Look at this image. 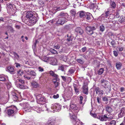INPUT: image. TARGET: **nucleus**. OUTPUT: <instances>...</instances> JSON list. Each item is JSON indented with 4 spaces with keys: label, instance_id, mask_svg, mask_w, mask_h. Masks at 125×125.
<instances>
[{
    "label": "nucleus",
    "instance_id": "nucleus-1",
    "mask_svg": "<svg viewBox=\"0 0 125 125\" xmlns=\"http://www.w3.org/2000/svg\"><path fill=\"white\" fill-rule=\"evenodd\" d=\"M17 110V107L14 105H12L8 108L6 110V113L8 116H13Z\"/></svg>",
    "mask_w": 125,
    "mask_h": 125
},
{
    "label": "nucleus",
    "instance_id": "nucleus-2",
    "mask_svg": "<svg viewBox=\"0 0 125 125\" xmlns=\"http://www.w3.org/2000/svg\"><path fill=\"white\" fill-rule=\"evenodd\" d=\"M101 117H99V118L100 119L101 121H106L107 120L109 121L110 119H112L114 118V116L111 114H105L103 115H102Z\"/></svg>",
    "mask_w": 125,
    "mask_h": 125
},
{
    "label": "nucleus",
    "instance_id": "nucleus-3",
    "mask_svg": "<svg viewBox=\"0 0 125 125\" xmlns=\"http://www.w3.org/2000/svg\"><path fill=\"white\" fill-rule=\"evenodd\" d=\"M96 28L94 26H87L86 28V33L89 35L93 34V31L96 30Z\"/></svg>",
    "mask_w": 125,
    "mask_h": 125
},
{
    "label": "nucleus",
    "instance_id": "nucleus-4",
    "mask_svg": "<svg viewBox=\"0 0 125 125\" xmlns=\"http://www.w3.org/2000/svg\"><path fill=\"white\" fill-rule=\"evenodd\" d=\"M37 101L38 103L39 104H42L44 102H45L46 98L44 96H42L41 94H39L37 96Z\"/></svg>",
    "mask_w": 125,
    "mask_h": 125
},
{
    "label": "nucleus",
    "instance_id": "nucleus-5",
    "mask_svg": "<svg viewBox=\"0 0 125 125\" xmlns=\"http://www.w3.org/2000/svg\"><path fill=\"white\" fill-rule=\"evenodd\" d=\"M66 18L61 17L59 18V19L57 21L55 24L58 25H62L66 21Z\"/></svg>",
    "mask_w": 125,
    "mask_h": 125
},
{
    "label": "nucleus",
    "instance_id": "nucleus-6",
    "mask_svg": "<svg viewBox=\"0 0 125 125\" xmlns=\"http://www.w3.org/2000/svg\"><path fill=\"white\" fill-rule=\"evenodd\" d=\"M94 91L96 92V94L100 97H101V96L103 95L104 94L103 91L99 87H95L94 88Z\"/></svg>",
    "mask_w": 125,
    "mask_h": 125
},
{
    "label": "nucleus",
    "instance_id": "nucleus-7",
    "mask_svg": "<svg viewBox=\"0 0 125 125\" xmlns=\"http://www.w3.org/2000/svg\"><path fill=\"white\" fill-rule=\"evenodd\" d=\"M85 17L88 22L91 21L93 20V17L92 14L90 13L87 12L85 14Z\"/></svg>",
    "mask_w": 125,
    "mask_h": 125
},
{
    "label": "nucleus",
    "instance_id": "nucleus-8",
    "mask_svg": "<svg viewBox=\"0 0 125 125\" xmlns=\"http://www.w3.org/2000/svg\"><path fill=\"white\" fill-rule=\"evenodd\" d=\"M33 12H34V11H28L26 14L25 17L28 19L29 20L34 15V13Z\"/></svg>",
    "mask_w": 125,
    "mask_h": 125
},
{
    "label": "nucleus",
    "instance_id": "nucleus-9",
    "mask_svg": "<svg viewBox=\"0 0 125 125\" xmlns=\"http://www.w3.org/2000/svg\"><path fill=\"white\" fill-rule=\"evenodd\" d=\"M37 21V17L34 16V15L29 20V21L32 25L35 24Z\"/></svg>",
    "mask_w": 125,
    "mask_h": 125
},
{
    "label": "nucleus",
    "instance_id": "nucleus-10",
    "mask_svg": "<svg viewBox=\"0 0 125 125\" xmlns=\"http://www.w3.org/2000/svg\"><path fill=\"white\" fill-rule=\"evenodd\" d=\"M101 83L102 85L104 87L110 84V83L109 82L104 79H103L102 80H101Z\"/></svg>",
    "mask_w": 125,
    "mask_h": 125
},
{
    "label": "nucleus",
    "instance_id": "nucleus-11",
    "mask_svg": "<svg viewBox=\"0 0 125 125\" xmlns=\"http://www.w3.org/2000/svg\"><path fill=\"white\" fill-rule=\"evenodd\" d=\"M49 59L50 64L53 65H55L57 64V62L55 58L54 57L50 58Z\"/></svg>",
    "mask_w": 125,
    "mask_h": 125
},
{
    "label": "nucleus",
    "instance_id": "nucleus-12",
    "mask_svg": "<svg viewBox=\"0 0 125 125\" xmlns=\"http://www.w3.org/2000/svg\"><path fill=\"white\" fill-rule=\"evenodd\" d=\"M83 89V92L86 95L88 94V87L86 85H83L82 87Z\"/></svg>",
    "mask_w": 125,
    "mask_h": 125
},
{
    "label": "nucleus",
    "instance_id": "nucleus-13",
    "mask_svg": "<svg viewBox=\"0 0 125 125\" xmlns=\"http://www.w3.org/2000/svg\"><path fill=\"white\" fill-rule=\"evenodd\" d=\"M71 108L74 110H76V112H78L79 109L78 107L76 106V104H72L70 105Z\"/></svg>",
    "mask_w": 125,
    "mask_h": 125
},
{
    "label": "nucleus",
    "instance_id": "nucleus-14",
    "mask_svg": "<svg viewBox=\"0 0 125 125\" xmlns=\"http://www.w3.org/2000/svg\"><path fill=\"white\" fill-rule=\"evenodd\" d=\"M125 109L124 107L122 108H121L120 110V112L118 114V116L119 117H122L125 115Z\"/></svg>",
    "mask_w": 125,
    "mask_h": 125
},
{
    "label": "nucleus",
    "instance_id": "nucleus-15",
    "mask_svg": "<svg viewBox=\"0 0 125 125\" xmlns=\"http://www.w3.org/2000/svg\"><path fill=\"white\" fill-rule=\"evenodd\" d=\"M118 21L121 23L123 24H125V16H120L118 20Z\"/></svg>",
    "mask_w": 125,
    "mask_h": 125
},
{
    "label": "nucleus",
    "instance_id": "nucleus-16",
    "mask_svg": "<svg viewBox=\"0 0 125 125\" xmlns=\"http://www.w3.org/2000/svg\"><path fill=\"white\" fill-rule=\"evenodd\" d=\"M55 123V122L54 119L50 118L49 119L46 125H54Z\"/></svg>",
    "mask_w": 125,
    "mask_h": 125
},
{
    "label": "nucleus",
    "instance_id": "nucleus-17",
    "mask_svg": "<svg viewBox=\"0 0 125 125\" xmlns=\"http://www.w3.org/2000/svg\"><path fill=\"white\" fill-rule=\"evenodd\" d=\"M75 31L77 33L81 35L83 33V30L80 27H77L75 29Z\"/></svg>",
    "mask_w": 125,
    "mask_h": 125
},
{
    "label": "nucleus",
    "instance_id": "nucleus-18",
    "mask_svg": "<svg viewBox=\"0 0 125 125\" xmlns=\"http://www.w3.org/2000/svg\"><path fill=\"white\" fill-rule=\"evenodd\" d=\"M105 89L104 90L105 92L106 93H109L111 90V86L110 84H109V85L106 86L104 87Z\"/></svg>",
    "mask_w": 125,
    "mask_h": 125
},
{
    "label": "nucleus",
    "instance_id": "nucleus-19",
    "mask_svg": "<svg viewBox=\"0 0 125 125\" xmlns=\"http://www.w3.org/2000/svg\"><path fill=\"white\" fill-rule=\"evenodd\" d=\"M107 112H108L109 113H111L113 110L111 106L108 105L105 108Z\"/></svg>",
    "mask_w": 125,
    "mask_h": 125
},
{
    "label": "nucleus",
    "instance_id": "nucleus-20",
    "mask_svg": "<svg viewBox=\"0 0 125 125\" xmlns=\"http://www.w3.org/2000/svg\"><path fill=\"white\" fill-rule=\"evenodd\" d=\"M116 67L118 70H120L121 69L122 66V64L120 62H117L116 63Z\"/></svg>",
    "mask_w": 125,
    "mask_h": 125
},
{
    "label": "nucleus",
    "instance_id": "nucleus-21",
    "mask_svg": "<svg viewBox=\"0 0 125 125\" xmlns=\"http://www.w3.org/2000/svg\"><path fill=\"white\" fill-rule=\"evenodd\" d=\"M110 4V8L113 9H114L115 8L116 5L114 1H111Z\"/></svg>",
    "mask_w": 125,
    "mask_h": 125
},
{
    "label": "nucleus",
    "instance_id": "nucleus-22",
    "mask_svg": "<svg viewBox=\"0 0 125 125\" xmlns=\"http://www.w3.org/2000/svg\"><path fill=\"white\" fill-rule=\"evenodd\" d=\"M50 58L47 57L46 56H44L42 57L41 59L43 61L47 62L49 61Z\"/></svg>",
    "mask_w": 125,
    "mask_h": 125
},
{
    "label": "nucleus",
    "instance_id": "nucleus-23",
    "mask_svg": "<svg viewBox=\"0 0 125 125\" xmlns=\"http://www.w3.org/2000/svg\"><path fill=\"white\" fill-rule=\"evenodd\" d=\"M90 115L93 117L95 118H97L100 120V119L99 118V117H101L102 115H97L95 114H93L92 113H91V112H90Z\"/></svg>",
    "mask_w": 125,
    "mask_h": 125
},
{
    "label": "nucleus",
    "instance_id": "nucleus-24",
    "mask_svg": "<svg viewBox=\"0 0 125 125\" xmlns=\"http://www.w3.org/2000/svg\"><path fill=\"white\" fill-rule=\"evenodd\" d=\"M32 108L33 110L37 111L38 113H39L41 111V109L40 108L37 107H32Z\"/></svg>",
    "mask_w": 125,
    "mask_h": 125
},
{
    "label": "nucleus",
    "instance_id": "nucleus-25",
    "mask_svg": "<svg viewBox=\"0 0 125 125\" xmlns=\"http://www.w3.org/2000/svg\"><path fill=\"white\" fill-rule=\"evenodd\" d=\"M49 73L52 76L54 77V78L58 77V75L57 74L55 73L52 71H50Z\"/></svg>",
    "mask_w": 125,
    "mask_h": 125
},
{
    "label": "nucleus",
    "instance_id": "nucleus-26",
    "mask_svg": "<svg viewBox=\"0 0 125 125\" xmlns=\"http://www.w3.org/2000/svg\"><path fill=\"white\" fill-rule=\"evenodd\" d=\"M12 98L14 100H17L18 98V95L16 93H13L12 94Z\"/></svg>",
    "mask_w": 125,
    "mask_h": 125
},
{
    "label": "nucleus",
    "instance_id": "nucleus-27",
    "mask_svg": "<svg viewBox=\"0 0 125 125\" xmlns=\"http://www.w3.org/2000/svg\"><path fill=\"white\" fill-rule=\"evenodd\" d=\"M8 69L10 73L12 74L14 73V70L13 67L10 66L8 67Z\"/></svg>",
    "mask_w": 125,
    "mask_h": 125
},
{
    "label": "nucleus",
    "instance_id": "nucleus-28",
    "mask_svg": "<svg viewBox=\"0 0 125 125\" xmlns=\"http://www.w3.org/2000/svg\"><path fill=\"white\" fill-rule=\"evenodd\" d=\"M68 15L67 13H65L61 12L59 15V16L62 17L66 18V17Z\"/></svg>",
    "mask_w": 125,
    "mask_h": 125
},
{
    "label": "nucleus",
    "instance_id": "nucleus-29",
    "mask_svg": "<svg viewBox=\"0 0 125 125\" xmlns=\"http://www.w3.org/2000/svg\"><path fill=\"white\" fill-rule=\"evenodd\" d=\"M109 8L107 9V11H105V15H104V17L107 18L108 16L110 14V12L109 11L110 10Z\"/></svg>",
    "mask_w": 125,
    "mask_h": 125
},
{
    "label": "nucleus",
    "instance_id": "nucleus-30",
    "mask_svg": "<svg viewBox=\"0 0 125 125\" xmlns=\"http://www.w3.org/2000/svg\"><path fill=\"white\" fill-rule=\"evenodd\" d=\"M31 110H32V107H26L24 109V112H25V113L31 111Z\"/></svg>",
    "mask_w": 125,
    "mask_h": 125
},
{
    "label": "nucleus",
    "instance_id": "nucleus-31",
    "mask_svg": "<svg viewBox=\"0 0 125 125\" xmlns=\"http://www.w3.org/2000/svg\"><path fill=\"white\" fill-rule=\"evenodd\" d=\"M52 53L54 54H57L58 53L54 49L51 48L49 50Z\"/></svg>",
    "mask_w": 125,
    "mask_h": 125
},
{
    "label": "nucleus",
    "instance_id": "nucleus-32",
    "mask_svg": "<svg viewBox=\"0 0 125 125\" xmlns=\"http://www.w3.org/2000/svg\"><path fill=\"white\" fill-rule=\"evenodd\" d=\"M69 115L71 116L70 118L71 119H73V120L75 121H76L77 119L76 117L74 114L72 115V114L70 113Z\"/></svg>",
    "mask_w": 125,
    "mask_h": 125
},
{
    "label": "nucleus",
    "instance_id": "nucleus-33",
    "mask_svg": "<svg viewBox=\"0 0 125 125\" xmlns=\"http://www.w3.org/2000/svg\"><path fill=\"white\" fill-rule=\"evenodd\" d=\"M104 70L103 68H101L98 71V73L99 75H101L103 73Z\"/></svg>",
    "mask_w": 125,
    "mask_h": 125
},
{
    "label": "nucleus",
    "instance_id": "nucleus-34",
    "mask_svg": "<svg viewBox=\"0 0 125 125\" xmlns=\"http://www.w3.org/2000/svg\"><path fill=\"white\" fill-rule=\"evenodd\" d=\"M79 13L80 17L81 18H82L85 16L86 13L84 11H82L79 12Z\"/></svg>",
    "mask_w": 125,
    "mask_h": 125
},
{
    "label": "nucleus",
    "instance_id": "nucleus-35",
    "mask_svg": "<svg viewBox=\"0 0 125 125\" xmlns=\"http://www.w3.org/2000/svg\"><path fill=\"white\" fill-rule=\"evenodd\" d=\"M13 54L14 55L16 59L17 60L19 59L20 58L19 56L17 53L15 52H13Z\"/></svg>",
    "mask_w": 125,
    "mask_h": 125
},
{
    "label": "nucleus",
    "instance_id": "nucleus-36",
    "mask_svg": "<svg viewBox=\"0 0 125 125\" xmlns=\"http://www.w3.org/2000/svg\"><path fill=\"white\" fill-rule=\"evenodd\" d=\"M59 107V105H53L51 107V108L52 109H54L55 110H58L60 108V107Z\"/></svg>",
    "mask_w": 125,
    "mask_h": 125
},
{
    "label": "nucleus",
    "instance_id": "nucleus-37",
    "mask_svg": "<svg viewBox=\"0 0 125 125\" xmlns=\"http://www.w3.org/2000/svg\"><path fill=\"white\" fill-rule=\"evenodd\" d=\"M31 85L34 88H36L38 86V83L36 82H33L31 83Z\"/></svg>",
    "mask_w": 125,
    "mask_h": 125
},
{
    "label": "nucleus",
    "instance_id": "nucleus-38",
    "mask_svg": "<svg viewBox=\"0 0 125 125\" xmlns=\"http://www.w3.org/2000/svg\"><path fill=\"white\" fill-rule=\"evenodd\" d=\"M29 75H30L31 76H35L36 75V73L34 71H31Z\"/></svg>",
    "mask_w": 125,
    "mask_h": 125
},
{
    "label": "nucleus",
    "instance_id": "nucleus-39",
    "mask_svg": "<svg viewBox=\"0 0 125 125\" xmlns=\"http://www.w3.org/2000/svg\"><path fill=\"white\" fill-rule=\"evenodd\" d=\"M60 79L58 77H57L56 78H54L52 79L53 82V83L57 82H59Z\"/></svg>",
    "mask_w": 125,
    "mask_h": 125
},
{
    "label": "nucleus",
    "instance_id": "nucleus-40",
    "mask_svg": "<svg viewBox=\"0 0 125 125\" xmlns=\"http://www.w3.org/2000/svg\"><path fill=\"white\" fill-rule=\"evenodd\" d=\"M76 11L74 10H73L70 11V13L72 16H74L76 14Z\"/></svg>",
    "mask_w": 125,
    "mask_h": 125
},
{
    "label": "nucleus",
    "instance_id": "nucleus-41",
    "mask_svg": "<svg viewBox=\"0 0 125 125\" xmlns=\"http://www.w3.org/2000/svg\"><path fill=\"white\" fill-rule=\"evenodd\" d=\"M79 63L83 64L84 63V61L80 59H78L76 60Z\"/></svg>",
    "mask_w": 125,
    "mask_h": 125
},
{
    "label": "nucleus",
    "instance_id": "nucleus-42",
    "mask_svg": "<svg viewBox=\"0 0 125 125\" xmlns=\"http://www.w3.org/2000/svg\"><path fill=\"white\" fill-rule=\"evenodd\" d=\"M105 30V28L104 25L102 24L100 27V30L102 32H103Z\"/></svg>",
    "mask_w": 125,
    "mask_h": 125
},
{
    "label": "nucleus",
    "instance_id": "nucleus-43",
    "mask_svg": "<svg viewBox=\"0 0 125 125\" xmlns=\"http://www.w3.org/2000/svg\"><path fill=\"white\" fill-rule=\"evenodd\" d=\"M24 84H21L20 83L18 84L17 86L18 87L21 89H24V86L23 85Z\"/></svg>",
    "mask_w": 125,
    "mask_h": 125
},
{
    "label": "nucleus",
    "instance_id": "nucleus-44",
    "mask_svg": "<svg viewBox=\"0 0 125 125\" xmlns=\"http://www.w3.org/2000/svg\"><path fill=\"white\" fill-rule=\"evenodd\" d=\"M23 72L22 71H21V70L20 69L17 72V74L19 76H21L23 74Z\"/></svg>",
    "mask_w": 125,
    "mask_h": 125
},
{
    "label": "nucleus",
    "instance_id": "nucleus-45",
    "mask_svg": "<svg viewBox=\"0 0 125 125\" xmlns=\"http://www.w3.org/2000/svg\"><path fill=\"white\" fill-rule=\"evenodd\" d=\"M38 3L40 5L41 7H42L44 6V2H43L41 0H39Z\"/></svg>",
    "mask_w": 125,
    "mask_h": 125
},
{
    "label": "nucleus",
    "instance_id": "nucleus-46",
    "mask_svg": "<svg viewBox=\"0 0 125 125\" xmlns=\"http://www.w3.org/2000/svg\"><path fill=\"white\" fill-rule=\"evenodd\" d=\"M96 4L94 3L91 4L90 6L91 9H94L95 8Z\"/></svg>",
    "mask_w": 125,
    "mask_h": 125
},
{
    "label": "nucleus",
    "instance_id": "nucleus-47",
    "mask_svg": "<svg viewBox=\"0 0 125 125\" xmlns=\"http://www.w3.org/2000/svg\"><path fill=\"white\" fill-rule=\"evenodd\" d=\"M116 121L115 120H113L111 121L109 123L110 125H116Z\"/></svg>",
    "mask_w": 125,
    "mask_h": 125
},
{
    "label": "nucleus",
    "instance_id": "nucleus-48",
    "mask_svg": "<svg viewBox=\"0 0 125 125\" xmlns=\"http://www.w3.org/2000/svg\"><path fill=\"white\" fill-rule=\"evenodd\" d=\"M68 72L70 74H72L74 73V71L73 68H71L69 70Z\"/></svg>",
    "mask_w": 125,
    "mask_h": 125
},
{
    "label": "nucleus",
    "instance_id": "nucleus-49",
    "mask_svg": "<svg viewBox=\"0 0 125 125\" xmlns=\"http://www.w3.org/2000/svg\"><path fill=\"white\" fill-rule=\"evenodd\" d=\"M80 104H81L82 105H83L84 104L83 103V97L82 96H81L80 97Z\"/></svg>",
    "mask_w": 125,
    "mask_h": 125
},
{
    "label": "nucleus",
    "instance_id": "nucleus-50",
    "mask_svg": "<svg viewBox=\"0 0 125 125\" xmlns=\"http://www.w3.org/2000/svg\"><path fill=\"white\" fill-rule=\"evenodd\" d=\"M60 48V45L59 44H57L54 46L53 48L56 49H59Z\"/></svg>",
    "mask_w": 125,
    "mask_h": 125
},
{
    "label": "nucleus",
    "instance_id": "nucleus-51",
    "mask_svg": "<svg viewBox=\"0 0 125 125\" xmlns=\"http://www.w3.org/2000/svg\"><path fill=\"white\" fill-rule=\"evenodd\" d=\"M56 10L57 11L60 10L64 9L62 7V6H61L59 7H56Z\"/></svg>",
    "mask_w": 125,
    "mask_h": 125
},
{
    "label": "nucleus",
    "instance_id": "nucleus-52",
    "mask_svg": "<svg viewBox=\"0 0 125 125\" xmlns=\"http://www.w3.org/2000/svg\"><path fill=\"white\" fill-rule=\"evenodd\" d=\"M5 80V78L3 76L0 75V81H4Z\"/></svg>",
    "mask_w": 125,
    "mask_h": 125
},
{
    "label": "nucleus",
    "instance_id": "nucleus-53",
    "mask_svg": "<svg viewBox=\"0 0 125 125\" xmlns=\"http://www.w3.org/2000/svg\"><path fill=\"white\" fill-rule=\"evenodd\" d=\"M15 66L17 68L21 67V65L20 63L18 62H16L15 63Z\"/></svg>",
    "mask_w": 125,
    "mask_h": 125
},
{
    "label": "nucleus",
    "instance_id": "nucleus-54",
    "mask_svg": "<svg viewBox=\"0 0 125 125\" xmlns=\"http://www.w3.org/2000/svg\"><path fill=\"white\" fill-rule=\"evenodd\" d=\"M24 71L26 73H27L29 75L31 71L28 69H26Z\"/></svg>",
    "mask_w": 125,
    "mask_h": 125
},
{
    "label": "nucleus",
    "instance_id": "nucleus-55",
    "mask_svg": "<svg viewBox=\"0 0 125 125\" xmlns=\"http://www.w3.org/2000/svg\"><path fill=\"white\" fill-rule=\"evenodd\" d=\"M54 84L55 87L56 88L58 87V85L60 84L59 82H55V83H53Z\"/></svg>",
    "mask_w": 125,
    "mask_h": 125
},
{
    "label": "nucleus",
    "instance_id": "nucleus-56",
    "mask_svg": "<svg viewBox=\"0 0 125 125\" xmlns=\"http://www.w3.org/2000/svg\"><path fill=\"white\" fill-rule=\"evenodd\" d=\"M111 44L113 47H115V43L114 41L113 40L111 42Z\"/></svg>",
    "mask_w": 125,
    "mask_h": 125
},
{
    "label": "nucleus",
    "instance_id": "nucleus-57",
    "mask_svg": "<svg viewBox=\"0 0 125 125\" xmlns=\"http://www.w3.org/2000/svg\"><path fill=\"white\" fill-rule=\"evenodd\" d=\"M117 48L118 49V50L119 51H122L124 49V47H118Z\"/></svg>",
    "mask_w": 125,
    "mask_h": 125
},
{
    "label": "nucleus",
    "instance_id": "nucleus-58",
    "mask_svg": "<svg viewBox=\"0 0 125 125\" xmlns=\"http://www.w3.org/2000/svg\"><path fill=\"white\" fill-rule=\"evenodd\" d=\"M38 70L40 72H43L44 71V70L41 67H39L38 68Z\"/></svg>",
    "mask_w": 125,
    "mask_h": 125
},
{
    "label": "nucleus",
    "instance_id": "nucleus-59",
    "mask_svg": "<svg viewBox=\"0 0 125 125\" xmlns=\"http://www.w3.org/2000/svg\"><path fill=\"white\" fill-rule=\"evenodd\" d=\"M102 100L104 101H108L107 98L106 96H104Z\"/></svg>",
    "mask_w": 125,
    "mask_h": 125
},
{
    "label": "nucleus",
    "instance_id": "nucleus-60",
    "mask_svg": "<svg viewBox=\"0 0 125 125\" xmlns=\"http://www.w3.org/2000/svg\"><path fill=\"white\" fill-rule=\"evenodd\" d=\"M7 6L8 8H11L12 7V5L11 3L7 4Z\"/></svg>",
    "mask_w": 125,
    "mask_h": 125
},
{
    "label": "nucleus",
    "instance_id": "nucleus-61",
    "mask_svg": "<svg viewBox=\"0 0 125 125\" xmlns=\"http://www.w3.org/2000/svg\"><path fill=\"white\" fill-rule=\"evenodd\" d=\"M113 54L114 55L115 57H117L118 55V53L116 51H114Z\"/></svg>",
    "mask_w": 125,
    "mask_h": 125
},
{
    "label": "nucleus",
    "instance_id": "nucleus-62",
    "mask_svg": "<svg viewBox=\"0 0 125 125\" xmlns=\"http://www.w3.org/2000/svg\"><path fill=\"white\" fill-rule=\"evenodd\" d=\"M59 97V95L58 94H57L56 95H54L53 96V97L54 99H57Z\"/></svg>",
    "mask_w": 125,
    "mask_h": 125
},
{
    "label": "nucleus",
    "instance_id": "nucleus-63",
    "mask_svg": "<svg viewBox=\"0 0 125 125\" xmlns=\"http://www.w3.org/2000/svg\"><path fill=\"white\" fill-rule=\"evenodd\" d=\"M67 40L69 42H72V39L71 38V37H70L67 39Z\"/></svg>",
    "mask_w": 125,
    "mask_h": 125
},
{
    "label": "nucleus",
    "instance_id": "nucleus-64",
    "mask_svg": "<svg viewBox=\"0 0 125 125\" xmlns=\"http://www.w3.org/2000/svg\"><path fill=\"white\" fill-rule=\"evenodd\" d=\"M107 64L110 67L112 66V65L111 64V62L109 60H108L107 61Z\"/></svg>",
    "mask_w": 125,
    "mask_h": 125
}]
</instances>
